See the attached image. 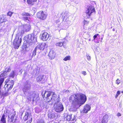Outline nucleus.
<instances>
[{
    "label": "nucleus",
    "mask_w": 123,
    "mask_h": 123,
    "mask_svg": "<svg viewBox=\"0 0 123 123\" xmlns=\"http://www.w3.org/2000/svg\"><path fill=\"white\" fill-rule=\"evenodd\" d=\"M13 13V12H8V16H10V17H11L12 14Z\"/></svg>",
    "instance_id": "58836bf2"
},
{
    "label": "nucleus",
    "mask_w": 123,
    "mask_h": 123,
    "mask_svg": "<svg viewBox=\"0 0 123 123\" xmlns=\"http://www.w3.org/2000/svg\"><path fill=\"white\" fill-rule=\"evenodd\" d=\"M24 31H21V33H24Z\"/></svg>",
    "instance_id": "864d4df0"
},
{
    "label": "nucleus",
    "mask_w": 123,
    "mask_h": 123,
    "mask_svg": "<svg viewBox=\"0 0 123 123\" xmlns=\"http://www.w3.org/2000/svg\"><path fill=\"white\" fill-rule=\"evenodd\" d=\"M91 108V107L90 105L86 104L84 106L82 111L84 113H87L88 111L90 110Z\"/></svg>",
    "instance_id": "dca6fc26"
},
{
    "label": "nucleus",
    "mask_w": 123,
    "mask_h": 123,
    "mask_svg": "<svg viewBox=\"0 0 123 123\" xmlns=\"http://www.w3.org/2000/svg\"><path fill=\"white\" fill-rule=\"evenodd\" d=\"M30 27H28V28L27 29H26L25 30V31L26 32L30 30Z\"/></svg>",
    "instance_id": "c03bdc74"
},
{
    "label": "nucleus",
    "mask_w": 123,
    "mask_h": 123,
    "mask_svg": "<svg viewBox=\"0 0 123 123\" xmlns=\"http://www.w3.org/2000/svg\"><path fill=\"white\" fill-rule=\"evenodd\" d=\"M98 36V37L100 36V35L98 34H96L94 35L93 36L94 40H95L97 37V36Z\"/></svg>",
    "instance_id": "4c0bfd02"
},
{
    "label": "nucleus",
    "mask_w": 123,
    "mask_h": 123,
    "mask_svg": "<svg viewBox=\"0 0 123 123\" xmlns=\"http://www.w3.org/2000/svg\"><path fill=\"white\" fill-rule=\"evenodd\" d=\"M5 116V115L4 114H3L1 118L0 123H6Z\"/></svg>",
    "instance_id": "b1692460"
},
{
    "label": "nucleus",
    "mask_w": 123,
    "mask_h": 123,
    "mask_svg": "<svg viewBox=\"0 0 123 123\" xmlns=\"http://www.w3.org/2000/svg\"><path fill=\"white\" fill-rule=\"evenodd\" d=\"M23 16H25L26 17H29L30 16V15L29 13L26 12H24L21 14Z\"/></svg>",
    "instance_id": "c756f323"
},
{
    "label": "nucleus",
    "mask_w": 123,
    "mask_h": 123,
    "mask_svg": "<svg viewBox=\"0 0 123 123\" xmlns=\"http://www.w3.org/2000/svg\"><path fill=\"white\" fill-rule=\"evenodd\" d=\"M37 0H27L28 3L30 5H33L36 2Z\"/></svg>",
    "instance_id": "393cba45"
},
{
    "label": "nucleus",
    "mask_w": 123,
    "mask_h": 123,
    "mask_svg": "<svg viewBox=\"0 0 123 123\" xmlns=\"http://www.w3.org/2000/svg\"><path fill=\"white\" fill-rule=\"evenodd\" d=\"M117 117H119V116H121V114L120 113L118 112L117 113Z\"/></svg>",
    "instance_id": "a18cd8bd"
},
{
    "label": "nucleus",
    "mask_w": 123,
    "mask_h": 123,
    "mask_svg": "<svg viewBox=\"0 0 123 123\" xmlns=\"http://www.w3.org/2000/svg\"><path fill=\"white\" fill-rule=\"evenodd\" d=\"M34 31H36L37 33L39 32L40 31V29L38 27L36 26L35 27Z\"/></svg>",
    "instance_id": "2f4dec72"
},
{
    "label": "nucleus",
    "mask_w": 123,
    "mask_h": 123,
    "mask_svg": "<svg viewBox=\"0 0 123 123\" xmlns=\"http://www.w3.org/2000/svg\"><path fill=\"white\" fill-rule=\"evenodd\" d=\"M6 83L8 82V80L7 79L6 80ZM4 87L6 91L8 90V84L7 83L4 86Z\"/></svg>",
    "instance_id": "7c9ffc66"
},
{
    "label": "nucleus",
    "mask_w": 123,
    "mask_h": 123,
    "mask_svg": "<svg viewBox=\"0 0 123 123\" xmlns=\"http://www.w3.org/2000/svg\"><path fill=\"white\" fill-rule=\"evenodd\" d=\"M62 92L64 93H67L68 92H69V91L68 90H66L65 89H64L62 91Z\"/></svg>",
    "instance_id": "c9c22d12"
},
{
    "label": "nucleus",
    "mask_w": 123,
    "mask_h": 123,
    "mask_svg": "<svg viewBox=\"0 0 123 123\" xmlns=\"http://www.w3.org/2000/svg\"><path fill=\"white\" fill-rule=\"evenodd\" d=\"M49 37V34H48L47 32H45L42 34L41 38L43 41H46L48 40Z\"/></svg>",
    "instance_id": "ddd939ff"
},
{
    "label": "nucleus",
    "mask_w": 123,
    "mask_h": 123,
    "mask_svg": "<svg viewBox=\"0 0 123 123\" xmlns=\"http://www.w3.org/2000/svg\"><path fill=\"white\" fill-rule=\"evenodd\" d=\"M108 116L106 114L103 117L102 120V123H107L108 121Z\"/></svg>",
    "instance_id": "6ab92c4d"
},
{
    "label": "nucleus",
    "mask_w": 123,
    "mask_h": 123,
    "mask_svg": "<svg viewBox=\"0 0 123 123\" xmlns=\"http://www.w3.org/2000/svg\"><path fill=\"white\" fill-rule=\"evenodd\" d=\"M69 100L72 104V107L75 111L82 105L84 104L86 100V96L82 93L76 94L72 95L70 97Z\"/></svg>",
    "instance_id": "f257e3e1"
},
{
    "label": "nucleus",
    "mask_w": 123,
    "mask_h": 123,
    "mask_svg": "<svg viewBox=\"0 0 123 123\" xmlns=\"http://www.w3.org/2000/svg\"><path fill=\"white\" fill-rule=\"evenodd\" d=\"M37 123H45L43 120H41L38 122Z\"/></svg>",
    "instance_id": "a19ab883"
},
{
    "label": "nucleus",
    "mask_w": 123,
    "mask_h": 123,
    "mask_svg": "<svg viewBox=\"0 0 123 123\" xmlns=\"http://www.w3.org/2000/svg\"><path fill=\"white\" fill-rule=\"evenodd\" d=\"M57 123L55 122L54 121H52L51 122V123Z\"/></svg>",
    "instance_id": "8fccbe9b"
},
{
    "label": "nucleus",
    "mask_w": 123,
    "mask_h": 123,
    "mask_svg": "<svg viewBox=\"0 0 123 123\" xmlns=\"http://www.w3.org/2000/svg\"><path fill=\"white\" fill-rule=\"evenodd\" d=\"M15 112H13L11 113L8 116V119H9L10 121L14 123L16 119V117L15 116Z\"/></svg>",
    "instance_id": "9b49d317"
},
{
    "label": "nucleus",
    "mask_w": 123,
    "mask_h": 123,
    "mask_svg": "<svg viewBox=\"0 0 123 123\" xmlns=\"http://www.w3.org/2000/svg\"><path fill=\"white\" fill-rule=\"evenodd\" d=\"M15 72L14 71H12L9 74V77H10L14 78L15 76Z\"/></svg>",
    "instance_id": "bb28decb"
},
{
    "label": "nucleus",
    "mask_w": 123,
    "mask_h": 123,
    "mask_svg": "<svg viewBox=\"0 0 123 123\" xmlns=\"http://www.w3.org/2000/svg\"><path fill=\"white\" fill-rule=\"evenodd\" d=\"M60 26H58V27H60Z\"/></svg>",
    "instance_id": "6e6d98bb"
},
{
    "label": "nucleus",
    "mask_w": 123,
    "mask_h": 123,
    "mask_svg": "<svg viewBox=\"0 0 123 123\" xmlns=\"http://www.w3.org/2000/svg\"><path fill=\"white\" fill-rule=\"evenodd\" d=\"M116 83L119 84L120 83V81L118 79H117L116 81Z\"/></svg>",
    "instance_id": "ea45409f"
},
{
    "label": "nucleus",
    "mask_w": 123,
    "mask_h": 123,
    "mask_svg": "<svg viewBox=\"0 0 123 123\" xmlns=\"http://www.w3.org/2000/svg\"><path fill=\"white\" fill-rule=\"evenodd\" d=\"M68 27V25H66L65 27L66 28H67Z\"/></svg>",
    "instance_id": "603ef678"
},
{
    "label": "nucleus",
    "mask_w": 123,
    "mask_h": 123,
    "mask_svg": "<svg viewBox=\"0 0 123 123\" xmlns=\"http://www.w3.org/2000/svg\"><path fill=\"white\" fill-rule=\"evenodd\" d=\"M54 109L55 111L59 113L63 111L64 108L62 103L59 102L54 104Z\"/></svg>",
    "instance_id": "0eeeda50"
},
{
    "label": "nucleus",
    "mask_w": 123,
    "mask_h": 123,
    "mask_svg": "<svg viewBox=\"0 0 123 123\" xmlns=\"http://www.w3.org/2000/svg\"><path fill=\"white\" fill-rule=\"evenodd\" d=\"M11 70V68H8V72H9Z\"/></svg>",
    "instance_id": "09e8293b"
},
{
    "label": "nucleus",
    "mask_w": 123,
    "mask_h": 123,
    "mask_svg": "<svg viewBox=\"0 0 123 123\" xmlns=\"http://www.w3.org/2000/svg\"><path fill=\"white\" fill-rule=\"evenodd\" d=\"M44 76L43 75H41L37 77L36 78V80L37 82H40L42 81V83H43V81L45 80V79L44 78Z\"/></svg>",
    "instance_id": "2eb2a0df"
},
{
    "label": "nucleus",
    "mask_w": 123,
    "mask_h": 123,
    "mask_svg": "<svg viewBox=\"0 0 123 123\" xmlns=\"http://www.w3.org/2000/svg\"><path fill=\"white\" fill-rule=\"evenodd\" d=\"M8 70L6 71H4L2 73H1L0 75V80H3V81L4 80V78H1V77H6L7 75V72H8Z\"/></svg>",
    "instance_id": "aec40b11"
},
{
    "label": "nucleus",
    "mask_w": 123,
    "mask_h": 123,
    "mask_svg": "<svg viewBox=\"0 0 123 123\" xmlns=\"http://www.w3.org/2000/svg\"><path fill=\"white\" fill-rule=\"evenodd\" d=\"M46 44L45 43H43L38 44L35 48L36 49L38 50H43L45 48Z\"/></svg>",
    "instance_id": "4468645a"
},
{
    "label": "nucleus",
    "mask_w": 123,
    "mask_h": 123,
    "mask_svg": "<svg viewBox=\"0 0 123 123\" xmlns=\"http://www.w3.org/2000/svg\"><path fill=\"white\" fill-rule=\"evenodd\" d=\"M25 0H24V1Z\"/></svg>",
    "instance_id": "13d9d810"
},
{
    "label": "nucleus",
    "mask_w": 123,
    "mask_h": 123,
    "mask_svg": "<svg viewBox=\"0 0 123 123\" xmlns=\"http://www.w3.org/2000/svg\"><path fill=\"white\" fill-rule=\"evenodd\" d=\"M68 14L67 11L65 12L63 15H62L63 21H64L65 23H66L68 24H70V21L69 20L68 18Z\"/></svg>",
    "instance_id": "9d476101"
},
{
    "label": "nucleus",
    "mask_w": 123,
    "mask_h": 123,
    "mask_svg": "<svg viewBox=\"0 0 123 123\" xmlns=\"http://www.w3.org/2000/svg\"><path fill=\"white\" fill-rule=\"evenodd\" d=\"M28 18L27 17H22V18L23 20H24L25 21H26L27 20H28V21H29L28 19Z\"/></svg>",
    "instance_id": "e433bc0d"
},
{
    "label": "nucleus",
    "mask_w": 123,
    "mask_h": 123,
    "mask_svg": "<svg viewBox=\"0 0 123 123\" xmlns=\"http://www.w3.org/2000/svg\"><path fill=\"white\" fill-rule=\"evenodd\" d=\"M24 42L23 45L24 49L27 50V48L31 45L33 42L37 41V38L32 34H29L24 38Z\"/></svg>",
    "instance_id": "f03ea898"
},
{
    "label": "nucleus",
    "mask_w": 123,
    "mask_h": 123,
    "mask_svg": "<svg viewBox=\"0 0 123 123\" xmlns=\"http://www.w3.org/2000/svg\"><path fill=\"white\" fill-rule=\"evenodd\" d=\"M60 22V21L59 20H57L56 21V22L57 23H58V22Z\"/></svg>",
    "instance_id": "de8ad7c7"
},
{
    "label": "nucleus",
    "mask_w": 123,
    "mask_h": 123,
    "mask_svg": "<svg viewBox=\"0 0 123 123\" xmlns=\"http://www.w3.org/2000/svg\"><path fill=\"white\" fill-rule=\"evenodd\" d=\"M120 91H118L117 92V93L115 95V98H117L118 96L120 94Z\"/></svg>",
    "instance_id": "72a5a7b5"
},
{
    "label": "nucleus",
    "mask_w": 123,
    "mask_h": 123,
    "mask_svg": "<svg viewBox=\"0 0 123 123\" xmlns=\"http://www.w3.org/2000/svg\"><path fill=\"white\" fill-rule=\"evenodd\" d=\"M47 102H48L50 104H52L53 103L57 102V103L59 102V100L60 99L59 96H58L57 97L54 92L52 91L49 92L47 94Z\"/></svg>",
    "instance_id": "7ed1b4c3"
},
{
    "label": "nucleus",
    "mask_w": 123,
    "mask_h": 123,
    "mask_svg": "<svg viewBox=\"0 0 123 123\" xmlns=\"http://www.w3.org/2000/svg\"><path fill=\"white\" fill-rule=\"evenodd\" d=\"M51 91H45L44 92H43L42 93V96L43 98H44V99L46 100L47 101L48 98H47V94L49 92H51Z\"/></svg>",
    "instance_id": "a211bd4d"
},
{
    "label": "nucleus",
    "mask_w": 123,
    "mask_h": 123,
    "mask_svg": "<svg viewBox=\"0 0 123 123\" xmlns=\"http://www.w3.org/2000/svg\"><path fill=\"white\" fill-rule=\"evenodd\" d=\"M37 17L41 20H45L47 17V15L43 11H40L37 13Z\"/></svg>",
    "instance_id": "6e6552de"
},
{
    "label": "nucleus",
    "mask_w": 123,
    "mask_h": 123,
    "mask_svg": "<svg viewBox=\"0 0 123 123\" xmlns=\"http://www.w3.org/2000/svg\"><path fill=\"white\" fill-rule=\"evenodd\" d=\"M72 115H67L66 117V118L67 120L73 121H74L75 120V117H74L73 118H72Z\"/></svg>",
    "instance_id": "5701e85b"
},
{
    "label": "nucleus",
    "mask_w": 123,
    "mask_h": 123,
    "mask_svg": "<svg viewBox=\"0 0 123 123\" xmlns=\"http://www.w3.org/2000/svg\"><path fill=\"white\" fill-rule=\"evenodd\" d=\"M112 30L113 31H115V29L114 28H113L112 29Z\"/></svg>",
    "instance_id": "3c124183"
},
{
    "label": "nucleus",
    "mask_w": 123,
    "mask_h": 123,
    "mask_svg": "<svg viewBox=\"0 0 123 123\" xmlns=\"http://www.w3.org/2000/svg\"><path fill=\"white\" fill-rule=\"evenodd\" d=\"M56 53L54 51L51 50L48 56L49 58L51 60L54 59L55 57Z\"/></svg>",
    "instance_id": "f3484780"
},
{
    "label": "nucleus",
    "mask_w": 123,
    "mask_h": 123,
    "mask_svg": "<svg viewBox=\"0 0 123 123\" xmlns=\"http://www.w3.org/2000/svg\"><path fill=\"white\" fill-rule=\"evenodd\" d=\"M23 119L25 121H26L27 120H29L28 121V123H31L32 120L31 116L27 112L25 113V115Z\"/></svg>",
    "instance_id": "f8f14e48"
},
{
    "label": "nucleus",
    "mask_w": 123,
    "mask_h": 123,
    "mask_svg": "<svg viewBox=\"0 0 123 123\" xmlns=\"http://www.w3.org/2000/svg\"><path fill=\"white\" fill-rule=\"evenodd\" d=\"M87 23V21H85V20H84V25L86 24Z\"/></svg>",
    "instance_id": "49530a36"
},
{
    "label": "nucleus",
    "mask_w": 123,
    "mask_h": 123,
    "mask_svg": "<svg viewBox=\"0 0 123 123\" xmlns=\"http://www.w3.org/2000/svg\"><path fill=\"white\" fill-rule=\"evenodd\" d=\"M64 43V42L56 43L55 45L56 46L61 47L63 45Z\"/></svg>",
    "instance_id": "c85d7f7f"
},
{
    "label": "nucleus",
    "mask_w": 123,
    "mask_h": 123,
    "mask_svg": "<svg viewBox=\"0 0 123 123\" xmlns=\"http://www.w3.org/2000/svg\"><path fill=\"white\" fill-rule=\"evenodd\" d=\"M3 82V80H0V95L1 94V92L0 91V89L1 88V86Z\"/></svg>",
    "instance_id": "f704fd0d"
},
{
    "label": "nucleus",
    "mask_w": 123,
    "mask_h": 123,
    "mask_svg": "<svg viewBox=\"0 0 123 123\" xmlns=\"http://www.w3.org/2000/svg\"><path fill=\"white\" fill-rule=\"evenodd\" d=\"M82 73L83 75H85L86 74V72L85 71H83L82 72Z\"/></svg>",
    "instance_id": "37998d69"
},
{
    "label": "nucleus",
    "mask_w": 123,
    "mask_h": 123,
    "mask_svg": "<svg viewBox=\"0 0 123 123\" xmlns=\"http://www.w3.org/2000/svg\"><path fill=\"white\" fill-rule=\"evenodd\" d=\"M8 13H7V15H8Z\"/></svg>",
    "instance_id": "4d7b16f0"
},
{
    "label": "nucleus",
    "mask_w": 123,
    "mask_h": 123,
    "mask_svg": "<svg viewBox=\"0 0 123 123\" xmlns=\"http://www.w3.org/2000/svg\"><path fill=\"white\" fill-rule=\"evenodd\" d=\"M31 86V83L27 82H26L25 84L24 85V87L23 88V90L25 94H26L27 92L30 89Z\"/></svg>",
    "instance_id": "1a4fd4ad"
},
{
    "label": "nucleus",
    "mask_w": 123,
    "mask_h": 123,
    "mask_svg": "<svg viewBox=\"0 0 123 123\" xmlns=\"http://www.w3.org/2000/svg\"><path fill=\"white\" fill-rule=\"evenodd\" d=\"M95 9L93 6L92 5L87 6L86 10V14L87 18H89L91 15L93 13H94Z\"/></svg>",
    "instance_id": "423d86ee"
},
{
    "label": "nucleus",
    "mask_w": 123,
    "mask_h": 123,
    "mask_svg": "<svg viewBox=\"0 0 123 123\" xmlns=\"http://www.w3.org/2000/svg\"><path fill=\"white\" fill-rule=\"evenodd\" d=\"M121 93H123V91H121Z\"/></svg>",
    "instance_id": "5fc2aeb1"
},
{
    "label": "nucleus",
    "mask_w": 123,
    "mask_h": 123,
    "mask_svg": "<svg viewBox=\"0 0 123 123\" xmlns=\"http://www.w3.org/2000/svg\"><path fill=\"white\" fill-rule=\"evenodd\" d=\"M70 56H67L65 57L63 60L64 61H66L68 60H70Z\"/></svg>",
    "instance_id": "473e14b6"
},
{
    "label": "nucleus",
    "mask_w": 123,
    "mask_h": 123,
    "mask_svg": "<svg viewBox=\"0 0 123 123\" xmlns=\"http://www.w3.org/2000/svg\"><path fill=\"white\" fill-rule=\"evenodd\" d=\"M27 98L31 100L32 99V100L34 101L37 98L38 95V93L35 91L28 92V94L27 95Z\"/></svg>",
    "instance_id": "39448f33"
},
{
    "label": "nucleus",
    "mask_w": 123,
    "mask_h": 123,
    "mask_svg": "<svg viewBox=\"0 0 123 123\" xmlns=\"http://www.w3.org/2000/svg\"><path fill=\"white\" fill-rule=\"evenodd\" d=\"M87 59L89 60H91V57L88 55H87Z\"/></svg>",
    "instance_id": "79ce46f5"
},
{
    "label": "nucleus",
    "mask_w": 123,
    "mask_h": 123,
    "mask_svg": "<svg viewBox=\"0 0 123 123\" xmlns=\"http://www.w3.org/2000/svg\"><path fill=\"white\" fill-rule=\"evenodd\" d=\"M21 33L16 35L15 38L13 43V44L15 49H18L20 45L22 42V37L21 35H19Z\"/></svg>",
    "instance_id": "20e7f679"
},
{
    "label": "nucleus",
    "mask_w": 123,
    "mask_h": 123,
    "mask_svg": "<svg viewBox=\"0 0 123 123\" xmlns=\"http://www.w3.org/2000/svg\"><path fill=\"white\" fill-rule=\"evenodd\" d=\"M38 50L36 49V48H35L34 50L32 51V52L30 54V57L31 58H33V56H34L36 55V51H37Z\"/></svg>",
    "instance_id": "4be33fe9"
},
{
    "label": "nucleus",
    "mask_w": 123,
    "mask_h": 123,
    "mask_svg": "<svg viewBox=\"0 0 123 123\" xmlns=\"http://www.w3.org/2000/svg\"><path fill=\"white\" fill-rule=\"evenodd\" d=\"M6 16L4 15H0V23H1L5 22H6Z\"/></svg>",
    "instance_id": "412c9836"
},
{
    "label": "nucleus",
    "mask_w": 123,
    "mask_h": 123,
    "mask_svg": "<svg viewBox=\"0 0 123 123\" xmlns=\"http://www.w3.org/2000/svg\"><path fill=\"white\" fill-rule=\"evenodd\" d=\"M48 115V117L50 118H53L55 117V114L54 113H49Z\"/></svg>",
    "instance_id": "a878e982"
},
{
    "label": "nucleus",
    "mask_w": 123,
    "mask_h": 123,
    "mask_svg": "<svg viewBox=\"0 0 123 123\" xmlns=\"http://www.w3.org/2000/svg\"><path fill=\"white\" fill-rule=\"evenodd\" d=\"M11 84H8V87H9L10 85V87L9 88L8 90H11L12 88V86L14 84V81L13 80H12L10 82Z\"/></svg>",
    "instance_id": "cd10ccee"
}]
</instances>
